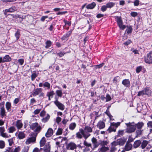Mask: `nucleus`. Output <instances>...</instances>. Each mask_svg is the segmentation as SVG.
I'll use <instances>...</instances> for the list:
<instances>
[{
	"instance_id": "1",
	"label": "nucleus",
	"mask_w": 152,
	"mask_h": 152,
	"mask_svg": "<svg viewBox=\"0 0 152 152\" xmlns=\"http://www.w3.org/2000/svg\"><path fill=\"white\" fill-rule=\"evenodd\" d=\"M92 132V128L91 127L86 126L84 129H80L79 132L76 134V137L78 139H81L83 137L86 140L90 136V133Z\"/></svg>"
},
{
	"instance_id": "2",
	"label": "nucleus",
	"mask_w": 152,
	"mask_h": 152,
	"mask_svg": "<svg viewBox=\"0 0 152 152\" xmlns=\"http://www.w3.org/2000/svg\"><path fill=\"white\" fill-rule=\"evenodd\" d=\"M127 127L126 129V132L128 133L133 132L136 129V125L134 122L126 123Z\"/></svg>"
},
{
	"instance_id": "3",
	"label": "nucleus",
	"mask_w": 152,
	"mask_h": 152,
	"mask_svg": "<svg viewBox=\"0 0 152 152\" xmlns=\"http://www.w3.org/2000/svg\"><path fill=\"white\" fill-rule=\"evenodd\" d=\"M32 95L34 96L39 95L40 97H43L44 96V94L42 91L41 88H37L34 89L33 91Z\"/></svg>"
},
{
	"instance_id": "4",
	"label": "nucleus",
	"mask_w": 152,
	"mask_h": 152,
	"mask_svg": "<svg viewBox=\"0 0 152 152\" xmlns=\"http://www.w3.org/2000/svg\"><path fill=\"white\" fill-rule=\"evenodd\" d=\"M144 61L147 64H152V51L148 53L147 55L144 57Z\"/></svg>"
},
{
	"instance_id": "5",
	"label": "nucleus",
	"mask_w": 152,
	"mask_h": 152,
	"mask_svg": "<svg viewBox=\"0 0 152 152\" xmlns=\"http://www.w3.org/2000/svg\"><path fill=\"white\" fill-rule=\"evenodd\" d=\"M31 128L36 132H39L41 129V127L37 123L32 124L30 126Z\"/></svg>"
},
{
	"instance_id": "6",
	"label": "nucleus",
	"mask_w": 152,
	"mask_h": 152,
	"mask_svg": "<svg viewBox=\"0 0 152 152\" xmlns=\"http://www.w3.org/2000/svg\"><path fill=\"white\" fill-rule=\"evenodd\" d=\"M5 129L4 126L0 127V135L3 137L5 138H8L11 137L10 134L7 133L5 132Z\"/></svg>"
},
{
	"instance_id": "7",
	"label": "nucleus",
	"mask_w": 152,
	"mask_h": 152,
	"mask_svg": "<svg viewBox=\"0 0 152 152\" xmlns=\"http://www.w3.org/2000/svg\"><path fill=\"white\" fill-rule=\"evenodd\" d=\"M116 21L118 26L121 29L124 30L126 28V26L123 25L122 19L119 17L116 16Z\"/></svg>"
},
{
	"instance_id": "8",
	"label": "nucleus",
	"mask_w": 152,
	"mask_h": 152,
	"mask_svg": "<svg viewBox=\"0 0 152 152\" xmlns=\"http://www.w3.org/2000/svg\"><path fill=\"white\" fill-rule=\"evenodd\" d=\"M56 100L54 102V104L56 105L58 107L60 110H63L65 108L64 105L61 103L59 102L58 100V99L55 97Z\"/></svg>"
},
{
	"instance_id": "9",
	"label": "nucleus",
	"mask_w": 152,
	"mask_h": 152,
	"mask_svg": "<svg viewBox=\"0 0 152 152\" xmlns=\"http://www.w3.org/2000/svg\"><path fill=\"white\" fill-rule=\"evenodd\" d=\"M36 140V137H32L27 139L25 142V143L26 145H29L31 143L35 142Z\"/></svg>"
},
{
	"instance_id": "10",
	"label": "nucleus",
	"mask_w": 152,
	"mask_h": 152,
	"mask_svg": "<svg viewBox=\"0 0 152 152\" xmlns=\"http://www.w3.org/2000/svg\"><path fill=\"white\" fill-rule=\"evenodd\" d=\"M66 148L67 149L73 150L77 148L76 145L73 142H70L67 144Z\"/></svg>"
},
{
	"instance_id": "11",
	"label": "nucleus",
	"mask_w": 152,
	"mask_h": 152,
	"mask_svg": "<svg viewBox=\"0 0 152 152\" xmlns=\"http://www.w3.org/2000/svg\"><path fill=\"white\" fill-rule=\"evenodd\" d=\"M40 149H42L44 152H50V145L49 142H48L46 143L43 148H40Z\"/></svg>"
},
{
	"instance_id": "12",
	"label": "nucleus",
	"mask_w": 152,
	"mask_h": 152,
	"mask_svg": "<svg viewBox=\"0 0 152 152\" xmlns=\"http://www.w3.org/2000/svg\"><path fill=\"white\" fill-rule=\"evenodd\" d=\"M111 152H113L115 151L117 149V148L116 147V146L118 145L116 141H114L113 142L111 143Z\"/></svg>"
},
{
	"instance_id": "13",
	"label": "nucleus",
	"mask_w": 152,
	"mask_h": 152,
	"mask_svg": "<svg viewBox=\"0 0 152 152\" xmlns=\"http://www.w3.org/2000/svg\"><path fill=\"white\" fill-rule=\"evenodd\" d=\"M16 10L15 7H12L8 9H6L4 10V14L5 15H6L8 12H12L15 11Z\"/></svg>"
},
{
	"instance_id": "14",
	"label": "nucleus",
	"mask_w": 152,
	"mask_h": 152,
	"mask_svg": "<svg viewBox=\"0 0 152 152\" xmlns=\"http://www.w3.org/2000/svg\"><path fill=\"white\" fill-rule=\"evenodd\" d=\"M16 136L19 139H22L25 137V134L23 132H19L15 134Z\"/></svg>"
},
{
	"instance_id": "15",
	"label": "nucleus",
	"mask_w": 152,
	"mask_h": 152,
	"mask_svg": "<svg viewBox=\"0 0 152 152\" xmlns=\"http://www.w3.org/2000/svg\"><path fill=\"white\" fill-rule=\"evenodd\" d=\"M53 129L51 128H49L46 133L45 136L46 137H49L53 135Z\"/></svg>"
},
{
	"instance_id": "16",
	"label": "nucleus",
	"mask_w": 152,
	"mask_h": 152,
	"mask_svg": "<svg viewBox=\"0 0 152 152\" xmlns=\"http://www.w3.org/2000/svg\"><path fill=\"white\" fill-rule=\"evenodd\" d=\"M97 127L100 129H103L105 126V123L103 121H99L97 125Z\"/></svg>"
},
{
	"instance_id": "17",
	"label": "nucleus",
	"mask_w": 152,
	"mask_h": 152,
	"mask_svg": "<svg viewBox=\"0 0 152 152\" xmlns=\"http://www.w3.org/2000/svg\"><path fill=\"white\" fill-rule=\"evenodd\" d=\"M118 145L120 146L123 145H124L126 142V140L125 139H120L117 140L116 141Z\"/></svg>"
},
{
	"instance_id": "18",
	"label": "nucleus",
	"mask_w": 152,
	"mask_h": 152,
	"mask_svg": "<svg viewBox=\"0 0 152 152\" xmlns=\"http://www.w3.org/2000/svg\"><path fill=\"white\" fill-rule=\"evenodd\" d=\"M122 83L124 86L126 87H129L130 85V82L129 79L124 80Z\"/></svg>"
},
{
	"instance_id": "19",
	"label": "nucleus",
	"mask_w": 152,
	"mask_h": 152,
	"mask_svg": "<svg viewBox=\"0 0 152 152\" xmlns=\"http://www.w3.org/2000/svg\"><path fill=\"white\" fill-rule=\"evenodd\" d=\"M55 141H57L56 142V145L59 146L60 144L63 142L62 139V137H59L57 138L54 139Z\"/></svg>"
},
{
	"instance_id": "20",
	"label": "nucleus",
	"mask_w": 152,
	"mask_h": 152,
	"mask_svg": "<svg viewBox=\"0 0 152 152\" xmlns=\"http://www.w3.org/2000/svg\"><path fill=\"white\" fill-rule=\"evenodd\" d=\"M23 126V124L20 120L17 121L16 122V126L18 129L21 128Z\"/></svg>"
},
{
	"instance_id": "21",
	"label": "nucleus",
	"mask_w": 152,
	"mask_h": 152,
	"mask_svg": "<svg viewBox=\"0 0 152 152\" xmlns=\"http://www.w3.org/2000/svg\"><path fill=\"white\" fill-rule=\"evenodd\" d=\"M145 94L148 96H150L152 94V91L151 89L148 88H145Z\"/></svg>"
},
{
	"instance_id": "22",
	"label": "nucleus",
	"mask_w": 152,
	"mask_h": 152,
	"mask_svg": "<svg viewBox=\"0 0 152 152\" xmlns=\"http://www.w3.org/2000/svg\"><path fill=\"white\" fill-rule=\"evenodd\" d=\"M50 116L48 114H47L42 119V121L44 123L47 122L50 119Z\"/></svg>"
},
{
	"instance_id": "23",
	"label": "nucleus",
	"mask_w": 152,
	"mask_h": 152,
	"mask_svg": "<svg viewBox=\"0 0 152 152\" xmlns=\"http://www.w3.org/2000/svg\"><path fill=\"white\" fill-rule=\"evenodd\" d=\"M0 115L2 118L3 117L6 115L5 110L4 107H2L1 108Z\"/></svg>"
},
{
	"instance_id": "24",
	"label": "nucleus",
	"mask_w": 152,
	"mask_h": 152,
	"mask_svg": "<svg viewBox=\"0 0 152 152\" xmlns=\"http://www.w3.org/2000/svg\"><path fill=\"white\" fill-rule=\"evenodd\" d=\"M96 5V4L94 2H93L87 5L86 6V8L87 9H93Z\"/></svg>"
},
{
	"instance_id": "25",
	"label": "nucleus",
	"mask_w": 152,
	"mask_h": 152,
	"mask_svg": "<svg viewBox=\"0 0 152 152\" xmlns=\"http://www.w3.org/2000/svg\"><path fill=\"white\" fill-rule=\"evenodd\" d=\"M132 147V145L129 143H127L125 146V149L126 151H128L131 149Z\"/></svg>"
},
{
	"instance_id": "26",
	"label": "nucleus",
	"mask_w": 152,
	"mask_h": 152,
	"mask_svg": "<svg viewBox=\"0 0 152 152\" xmlns=\"http://www.w3.org/2000/svg\"><path fill=\"white\" fill-rule=\"evenodd\" d=\"M116 130V128L114 126L112 125V124L111 123L110 126L108 129V131L109 132H115Z\"/></svg>"
},
{
	"instance_id": "27",
	"label": "nucleus",
	"mask_w": 152,
	"mask_h": 152,
	"mask_svg": "<svg viewBox=\"0 0 152 152\" xmlns=\"http://www.w3.org/2000/svg\"><path fill=\"white\" fill-rule=\"evenodd\" d=\"M148 143V141L147 140H143L142 142L141 147V148L143 149L147 145Z\"/></svg>"
},
{
	"instance_id": "28",
	"label": "nucleus",
	"mask_w": 152,
	"mask_h": 152,
	"mask_svg": "<svg viewBox=\"0 0 152 152\" xmlns=\"http://www.w3.org/2000/svg\"><path fill=\"white\" fill-rule=\"evenodd\" d=\"M141 143V142L140 140H137L134 142V146L135 148H137L140 145Z\"/></svg>"
},
{
	"instance_id": "29",
	"label": "nucleus",
	"mask_w": 152,
	"mask_h": 152,
	"mask_svg": "<svg viewBox=\"0 0 152 152\" xmlns=\"http://www.w3.org/2000/svg\"><path fill=\"white\" fill-rule=\"evenodd\" d=\"M21 149V148L20 146H18L15 148L14 150L11 147V152H19Z\"/></svg>"
},
{
	"instance_id": "30",
	"label": "nucleus",
	"mask_w": 152,
	"mask_h": 152,
	"mask_svg": "<svg viewBox=\"0 0 152 152\" xmlns=\"http://www.w3.org/2000/svg\"><path fill=\"white\" fill-rule=\"evenodd\" d=\"M109 149V148L108 147H105V146H102L100 149L99 151H101L102 152H105L108 151Z\"/></svg>"
},
{
	"instance_id": "31",
	"label": "nucleus",
	"mask_w": 152,
	"mask_h": 152,
	"mask_svg": "<svg viewBox=\"0 0 152 152\" xmlns=\"http://www.w3.org/2000/svg\"><path fill=\"white\" fill-rule=\"evenodd\" d=\"M76 124L75 123H72L70 124L69 129L71 130H73L75 128Z\"/></svg>"
},
{
	"instance_id": "32",
	"label": "nucleus",
	"mask_w": 152,
	"mask_h": 152,
	"mask_svg": "<svg viewBox=\"0 0 152 152\" xmlns=\"http://www.w3.org/2000/svg\"><path fill=\"white\" fill-rule=\"evenodd\" d=\"M45 139L44 137H43L40 141V146H43L45 144Z\"/></svg>"
},
{
	"instance_id": "33",
	"label": "nucleus",
	"mask_w": 152,
	"mask_h": 152,
	"mask_svg": "<svg viewBox=\"0 0 152 152\" xmlns=\"http://www.w3.org/2000/svg\"><path fill=\"white\" fill-rule=\"evenodd\" d=\"M3 59L5 62L10 61L11 60V58L8 55L4 56L3 58Z\"/></svg>"
},
{
	"instance_id": "34",
	"label": "nucleus",
	"mask_w": 152,
	"mask_h": 152,
	"mask_svg": "<svg viewBox=\"0 0 152 152\" xmlns=\"http://www.w3.org/2000/svg\"><path fill=\"white\" fill-rule=\"evenodd\" d=\"M136 125V127H137L138 129H140L144 125L142 122H139L137 124H135Z\"/></svg>"
},
{
	"instance_id": "35",
	"label": "nucleus",
	"mask_w": 152,
	"mask_h": 152,
	"mask_svg": "<svg viewBox=\"0 0 152 152\" xmlns=\"http://www.w3.org/2000/svg\"><path fill=\"white\" fill-rule=\"evenodd\" d=\"M43 86L44 87L47 88L48 89H49L50 88V84L48 82H46L44 83L43 84Z\"/></svg>"
},
{
	"instance_id": "36",
	"label": "nucleus",
	"mask_w": 152,
	"mask_h": 152,
	"mask_svg": "<svg viewBox=\"0 0 152 152\" xmlns=\"http://www.w3.org/2000/svg\"><path fill=\"white\" fill-rule=\"evenodd\" d=\"M8 130L9 133H12L15 131L16 129L15 127L12 126L9 128Z\"/></svg>"
},
{
	"instance_id": "37",
	"label": "nucleus",
	"mask_w": 152,
	"mask_h": 152,
	"mask_svg": "<svg viewBox=\"0 0 152 152\" xmlns=\"http://www.w3.org/2000/svg\"><path fill=\"white\" fill-rule=\"evenodd\" d=\"M6 107L7 110L10 111V109L11 107V103L9 102H7L6 104Z\"/></svg>"
},
{
	"instance_id": "38",
	"label": "nucleus",
	"mask_w": 152,
	"mask_h": 152,
	"mask_svg": "<svg viewBox=\"0 0 152 152\" xmlns=\"http://www.w3.org/2000/svg\"><path fill=\"white\" fill-rule=\"evenodd\" d=\"M15 140V137H12L9 140H8V141L9 142V145L11 146L12 145V144L14 142V141Z\"/></svg>"
},
{
	"instance_id": "39",
	"label": "nucleus",
	"mask_w": 152,
	"mask_h": 152,
	"mask_svg": "<svg viewBox=\"0 0 152 152\" xmlns=\"http://www.w3.org/2000/svg\"><path fill=\"white\" fill-rule=\"evenodd\" d=\"M63 129L61 128H58L56 133V135H61L62 133Z\"/></svg>"
},
{
	"instance_id": "40",
	"label": "nucleus",
	"mask_w": 152,
	"mask_h": 152,
	"mask_svg": "<svg viewBox=\"0 0 152 152\" xmlns=\"http://www.w3.org/2000/svg\"><path fill=\"white\" fill-rule=\"evenodd\" d=\"M46 46L45 47L46 48H48L50 47L52 44V42L50 40L47 41L45 43Z\"/></svg>"
},
{
	"instance_id": "41",
	"label": "nucleus",
	"mask_w": 152,
	"mask_h": 152,
	"mask_svg": "<svg viewBox=\"0 0 152 152\" xmlns=\"http://www.w3.org/2000/svg\"><path fill=\"white\" fill-rule=\"evenodd\" d=\"M115 5V3L112 2H110L106 4L107 8H111Z\"/></svg>"
},
{
	"instance_id": "42",
	"label": "nucleus",
	"mask_w": 152,
	"mask_h": 152,
	"mask_svg": "<svg viewBox=\"0 0 152 152\" xmlns=\"http://www.w3.org/2000/svg\"><path fill=\"white\" fill-rule=\"evenodd\" d=\"M99 116L98 113V112H93L92 115H91L92 118H93L94 116L95 117V119H96V118Z\"/></svg>"
},
{
	"instance_id": "43",
	"label": "nucleus",
	"mask_w": 152,
	"mask_h": 152,
	"mask_svg": "<svg viewBox=\"0 0 152 152\" xmlns=\"http://www.w3.org/2000/svg\"><path fill=\"white\" fill-rule=\"evenodd\" d=\"M132 31V28L131 26H127L126 31H127V32L128 34L131 33Z\"/></svg>"
},
{
	"instance_id": "44",
	"label": "nucleus",
	"mask_w": 152,
	"mask_h": 152,
	"mask_svg": "<svg viewBox=\"0 0 152 152\" xmlns=\"http://www.w3.org/2000/svg\"><path fill=\"white\" fill-rule=\"evenodd\" d=\"M29 149V147L28 146H25L22 149L21 152H28Z\"/></svg>"
},
{
	"instance_id": "45",
	"label": "nucleus",
	"mask_w": 152,
	"mask_h": 152,
	"mask_svg": "<svg viewBox=\"0 0 152 152\" xmlns=\"http://www.w3.org/2000/svg\"><path fill=\"white\" fill-rule=\"evenodd\" d=\"M131 51L134 53V54H139L138 50L134 48H132L131 49Z\"/></svg>"
},
{
	"instance_id": "46",
	"label": "nucleus",
	"mask_w": 152,
	"mask_h": 152,
	"mask_svg": "<svg viewBox=\"0 0 152 152\" xmlns=\"http://www.w3.org/2000/svg\"><path fill=\"white\" fill-rule=\"evenodd\" d=\"M144 94H145V88L142 91H139L137 95L138 96H140Z\"/></svg>"
},
{
	"instance_id": "47",
	"label": "nucleus",
	"mask_w": 152,
	"mask_h": 152,
	"mask_svg": "<svg viewBox=\"0 0 152 152\" xmlns=\"http://www.w3.org/2000/svg\"><path fill=\"white\" fill-rule=\"evenodd\" d=\"M112 124V125L114 127L116 128V129L120 125V123L119 122H118L117 123H111Z\"/></svg>"
},
{
	"instance_id": "48",
	"label": "nucleus",
	"mask_w": 152,
	"mask_h": 152,
	"mask_svg": "<svg viewBox=\"0 0 152 152\" xmlns=\"http://www.w3.org/2000/svg\"><path fill=\"white\" fill-rule=\"evenodd\" d=\"M56 94L58 96L61 97L62 94V91L61 90H57L56 91Z\"/></svg>"
},
{
	"instance_id": "49",
	"label": "nucleus",
	"mask_w": 152,
	"mask_h": 152,
	"mask_svg": "<svg viewBox=\"0 0 152 152\" xmlns=\"http://www.w3.org/2000/svg\"><path fill=\"white\" fill-rule=\"evenodd\" d=\"M15 36L16 37V40H18L20 37V32L18 30L15 34Z\"/></svg>"
},
{
	"instance_id": "50",
	"label": "nucleus",
	"mask_w": 152,
	"mask_h": 152,
	"mask_svg": "<svg viewBox=\"0 0 152 152\" xmlns=\"http://www.w3.org/2000/svg\"><path fill=\"white\" fill-rule=\"evenodd\" d=\"M104 65V63H102L99 65H95L94 66V68L96 69L102 67Z\"/></svg>"
},
{
	"instance_id": "51",
	"label": "nucleus",
	"mask_w": 152,
	"mask_h": 152,
	"mask_svg": "<svg viewBox=\"0 0 152 152\" xmlns=\"http://www.w3.org/2000/svg\"><path fill=\"white\" fill-rule=\"evenodd\" d=\"M5 146L4 142L3 140H0V148H3Z\"/></svg>"
},
{
	"instance_id": "52",
	"label": "nucleus",
	"mask_w": 152,
	"mask_h": 152,
	"mask_svg": "<svg viewBox=\"0 0 152 152\" xmlns=\"http://www.w3.org/2000/svg\"><path fill=\"white\" fill-rule=\"evenodd\" d=\"M142 66H139L137 67L136 69V72L138 73H139L142 69Z\"/></svg>"
},
{
	"instance_id": "53",
	"label": "nucleus",
	"mask_w": 152,
	"mask_h": 152,
	"mask_svg": "<svg viewBox=\"0 0 152 152\" xmlns=\"http://www.w3.org/2000/svg\"><path fill=\"white\" fill-rule=\"evenodd\" d=\"M105 113L109 117L110 120H114L113 119H112L113 116L111 115L109 111L107 110L105 112Z\"/></svg>"
},
{
	"instance_id": "54",
	"label": "nucleus",
	"mask_w": 152,
	"mask_h": 152,
	"mask_svg": "<svg viewBox=\"0 0 152 152\" xmlns=\"http://www.w3.org/2000/svg\"><path fill=\"white\" fill-rule=\"evenodd\" d=\"M108 144V142L107 141L104 140L101 142L100 144L102 146H104L107 145Z\"/></svg>"
},
{
	"instance_id": "55",
	"label": "nucleus",
	"mask_w": 152,
	"mask_h": 152,
	"mask_svg": "<svg viewBox=\"0 0 152 152\" xmlns=\"http://www.w3.org/2000/svg\"><path fill=\"white\" fill-rule=\"evenodd\" d=\"M54 94V91H52L48 92L47 93V96L48 97H50L51 96H53Z\"/></svg>"
},
{
	"instance_id": "56",
	"label": "nucleus",
	"mask_w": 152,
	"mask_h": 152,
	"mask_svg": "<svg viewBox=\"0 0 152 152\" xmlns=\"http://www.w3.org/2000/svg\"><path fill=\"white\" fill-rule=\"evenodd\" d=\"M107 8V5H103L102 6L101 8V10L102 12L105 11Z\"/></svg>"
},
{
	"instance_id": "57",
	"label": "nucleus",
	"mask_w": 152,
	"mask_h": 152,
	"mask_svg": "<svg viewBox=\"0 0 152 152\" xmlns=\"http://www.w3.org/2000/svg\"><path fill=\"white\" fill-rule=\"evenodd\" d=\"M142 131L140 129L137 130L136 131V133L137 136H139L141 134Z\"/></svg>"
},
{
	"instance_id": "58",
	"label": "nucleus",
	"mask_w": 152,
	"mask_h": 152,
	"mask_svg": "<svg viewBox=\"0 0 152 152\" xmlns=\"http://www.w3.org/2000/svg\"><path fill=\"white\" fill-rule=\"evenodd\" d=\"M140 1L139 0H135L134 2V5L135 6H137L139 5Z\"/></svg>"
},
{
	"instance_id": "59",
	"label": "nucleus",
	"mask_w": 152,
	"mask_h": 152,
	"mask_svg": "<svg viewBox=\"0 0 152 152\" xmlns=\"http://www.w3.org/2000/svg\"><path fill=\"white\" fill-rule=\"evenodd\" d=\"M37 75L35 73H33L31 75V80H33L37 77Z\"/></svg>"
},
{
	"instance_id": "60",
	"label": "nucleus",
	"mask_w": 152,
	"mask_h": 152,
	"mask_svg": "<svg viewBox=\"0 0 152 152\" xmlns=\"http://www.w3.org/2000/svg\"><path fill=\"white\" fill-rule=\"evenodd\" d=\"M131 42H132V41H131V40H128L126 41L124 43V44L126 46H127V45H128L129 44H130Z\"/></svg>"
},
{
	"instance_id": "61",
	"label": "nucleus",
	"mask_w": 152,
	"mask_h": 152,
	"mask_svg": "<svg viewBox=\"0 0 152 152\" xmlns=\"http://www.w3.org/2000/svg\"><path fill=\"white\" fill-rule=\"evenodd\" d=\"M124 133V130H119L118 132V135L120 136L123 134Z\"/></svg>"
},
{
	"instance_id": "62",
	"label": "nucleus",
	"mask_w": 152,
	"mask_h": 152,
	"mask_svg": "<svg viewBox=\"0 0 152 152\" xmlns=\"http://www.w3.org/2000/svg\"><path fill=\"white\" fill-rule=\"evenodd\" d=\"M18 62L19 63L20 65H22L23 64L24 60L23 58L19 59L18 60Z\"/></svg>"
},
{
	"instance_id": "63",
	"label": "nucleus",
	"mask_w": 152,
	"mask_h": 152,
	"mask_svg": "<svg viewBox=\"0 0 152 152\" xmlns=\"http://www.w3.org/2000/svg\"><path fill=\"white\" fill-rule=\"evenodd\" d=\"M46 114L45 112L44 111H42L40 113V116L43 117V118L44 117Z\"/></svg>"
},
{
	"instance_id": "64",
	"label": "nucleus",
	"mask_w": 152,
	"mask_h": 152,
	"mask_svg": "<svg viewBox=\"0 0 152 152\" xmlns=\"http://www.w3.org/2000/svg\"><path fill=\"white\" fill-rule=\"evenodd\" d=\"M148 127L152 128V121H148L147 123Z\"/></svg>"
}]
</instances>
